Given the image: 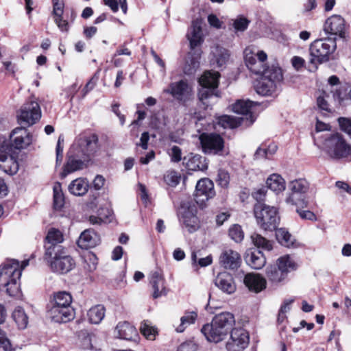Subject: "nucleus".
<instances>
[{"label":"nucleus","mask_w":351,"mask_h":351,"mask_svg":"<svg viewBox=\"0 0 351 351\" xmlns=\"http://www.w3.org/2000/svg\"><path fill=\"white\" fill-rule=\"evenodd\" d=\"M60 20H58V17L54 18V21H55L56 24L57 25L58 28L62 32H67L69 29V25L68 21L66 20H64L62 16L61 17H60Z\"/></svg>","instance_id":"680f3d73"},{"label":"nucleus","mask_w":351,"mask_h":351,"mask_svg":"<svg viewBox=\"0 0 351 351\" xmlns=\"http://www.w3.org/2000/svg\"><path fill=\"white\" fill-rule=\"evenodd\" d=\"M53 3V14L54 18L58 17V20L64 13V4L62 1L60 0H52Z\"/></svg>","instance_id":"3c124183"},{"label":"nucleus","mask_w":351,"mask_h":351,"mask_svg":"<svg viewBox=\"0 0 351 351\" xmlns=\"http://www.w3.org/2000/svg\"><path fill=\"white\" fill-rule=\"evenodd\" d=\"M324 30L335 39L337 37L343 38L346 34L345 20L340 15H332L326 21Z\"/></svg>","instance_id":"f3484780"},{"label":"nucleus","mask_w":351,"mask_h":351,"mask_svg":"<svg viewBox=\"0 0 351 351\" xmlns=\"http://www.w3.org/2000/svg\"><path fill=\"white\" fill-rule=\"evenodd\" d=\"M228 234L236 243H240L244 238V232L239 224H234L229 228Z\"/></svg>","instance_id":"49530a36"},{"label":"nucleus","mask_w":351,"mask_h":351,"mask_svg":"<svg viewBox=\"0 0 351 351\" xmlns=\"http://www.w3.org/2000/svg\"><path fill=\"white\" fill-rule=\"evenodd\" d=\"M219 77V72L207 71L199 79L202 87L199 90L198 97L204 109H208L213 100L219 97L217 90Z\"/></svg>","instance_id":"7ed1b4c3"},{"label":"nucleus","mask_w":351,"mask_h":351,"mask_svg":"<svg viewBox=\"0 0 351 351\" xmlns=\"http://www.w3.org/2000/svg\"><path fill=\"white\" fill-rule=\"evenodd\" d=\"M201 332L208 341L218 343L223 340L228 334L218 328L213 323L203 326Z\"/></svg>","instance_id":"cd10ccee"},{"label":"nucleus","mask_w":351,"mask_h":351,"mask_svg":"<svg viewBox=\"0 0 351 351\" xmlns=\"http://www.w3.org/2000/svg\"><path fill=\"white\" fill-rule=\"evenodd\" d=\"M211 323L218 328L228 334L232 330L233 325L235 324L234 316L229 312H223L216 315Z\"/></svg>","instance_id":"4be33fe9"},{"label":"nucleus","mask_w":351,"mask_h":351,"mask_svg":"<svg viewBox=\"0 0 351 351\" xmlns=\"http://www.w3.org/2000/svg\"><path fill=\"white\" fill-rule=\"evenodd\" d=\"M254 214L261 229L266 231L276 230L280 222V217L276 207L263 203H256L254 206Z\"/></svg>","instance_id":"0eeeda50"},{"label":"nucleus","mask_w":351,"mask_h":351,"mask_svg":"<svg viewBox=\"0 0 351 351\" xmlns=\"http://www.w3.org/2000/svg\"><path fill=\"white\" fill-rule=\"evenodd\" d=\"M245 261L254 269H261L266 263L265 257L259 250L247 251L245 256Z\"/></svg>","instance_id":"c85d7f7f"},{"label":"nucleus","mask_w":351,"mask_h":351,"mask_svg":"<svg viewBox=\"0 0 351 351\" xmlns=\"http://www.w3.org/2000/svg\"><path fill=\"white\" fill-rule=\"evenodd\" d=\"M295 268L294 262L288 255L280 257L277 264L267 268V277L273 283H279L284 280L287 274Z\"/></svg>","instance_id":"9d476101"},{"label":"nucleus","mask_w":351,"mask_h":351,"mask_svg":"<svg viewBox=\"0 0 351 351\" xmlns=\"http://www.w3.org/2000/svg\"><path fill=\"white\" fill-rule=\"evenodd\" d=\"M306 198V194L290 192L288 197L286 198V202L294 205L298 208H304L307 206Z\"/></svg>","instance_id":"a19ab883"},{"label":"nucleus","mask_w":351,"mask_h":351,"mask_svg":"<svg viewBox=\"0 0 351 351\" xmlns=\"http://www.w3.org/2000/svg\"><path fill=\"white\" fill-rule=\"evenodd\" d=\"M208 21L211 26L215 28L219 29L221 27V22L217 18V16L213 14L208 15Z\"/></svg>","instance_id":"69168bd1"},{"label":"nucleus","mask_w":351,"mask_h":351,"mask_svg":"<svg viewBox=\"0 0 351 351\" xmlns=\"http://www.w3.org/2000/svg\"><path fill=\"white\" fill-rule=\"evenodd\" d=\"M169 155L172 162H178L182 160L181 149L176 145H174L171 148Z\"/></svg>","instance_id":"864d4df0"},{"label":"nucleus","mask_w":351,"mask_h":351,"mask_svg":"<svg viewBox=\"0 0 351 351\" xmlns=\"http://www.w3.org/2000/svg\"><path fill=\"white\" fill-rule=\"evenodd\" d=\"M41 117L40 105L36 101H29L23 104L21 108L20 114L18 115V121L25 127L35 124Z\"/></svg>","instance_id":"f8f14e48"},{"label":"nucleus","mask_w":351,"mask_h":351,"mask_svg":"<svg viewBox=\"0 0 351 351\" xmlns=\"http://www.w3.org/2000/svg\"><path fill=\"white\" fill-rule=\"evenodd\" d=\"M337 47L335 38H327L314 40L309 47V63L316 66L329 60L330 56Z\"/></svg>","instance_id":"39448f33"},{"label":"nucleus","mask_w":351,"mask_h":351,"mask_svg":"<svg viewBox=\"0 0 351 351\" xmlns=\"http://www.w3.org/2000/svg\"><path fill=\"white\" fill-rule=\"evenodd\" d=\"M116 330L119 337L128 341L135 340L138 337V332L136 328L128 322H119Z\"/></svg>","instance_id":"2f4dec72"},{"label":"nucleus","mask_w":351,"mask_h":351,"mask_svg":"<svg viewBox=\"0 0 351 351\" xmlns=\"http://www.w3.org/2000/svg\"><path fill=\"white\" fill-rule=\"evenodd\" d=\"M216 181L220 186L222 188H226L230 182V176L228 171L223 169H219Z\"/></svg>","instance_id":"8fccbe9b"},{"label":"nucleus","mask_w":351,"mask_h":351,"mask_svg":"<svg viewBox=\"0 0 351 351\" xmlns=\"http://www.w3.org/2000/svg\"><path fill=\"white\" fill-rule=\"evenodd\" d=\"M140 330L142 335L149 339H154L157 332L156 328L152 326L149 321H143L141 323Z\"/></svg>","instance_id":"de8ad7c7"},{"label":"nucleus","mask_w":351,"mask_h":351,"mask_svg":"<svg viewBox=\"0 0 351 351\" xmlns=\"http://www.w3.org/2000/svg\"><path fill=\"white\" fill-rule=\"evenodd\" d=\"M63 241L62 233L58 229L51 228L49 230L45 238V252H49V247H63L60 243Z\"/></svg>","instance_id":"473e14b6"},{"label":"nucleus","mask_w":351,"mask_h":351,"mask_svg":"<svg viewBox=\"0 0 351 351\" xmlns=\"http://www.w3.org/2000/svg\"><path fill=\"white\" fill-rule=\"evenodd\" d=\"M250 21L243 16H239L233 21L232 25L236 32H244L248 27Z\"/></svg>","instance_id":"09e8293b"},{"label":"nucleus","mask_w":351,"mask_h":351,"mask_svg":"<svg viewBox=\"0 0 351 351\" xmlns=\"http://www.w3.org/2000/svg\"><path fill=\"white\" fill-rule=\"evenodd\" d=\"M19 163L16 159L10 155L4 147L0 148V169L8 175H14L19 171Z\"/></svg>","instance_id":"aec40b11"},{"label":"nucleus","mask_w":351,"mask_h":351,"mask_svg":"<svg viewBox=\"0 0 351 351\" xmlns=\"http://www.w3.org/2000/svg\"><path fill=\"white\" fill-rule=\"evenodd\" d=\"M245 285L250 291L259 293L266 288V280L260 274H247L243 279Z\"/></svg>","instance_id":"b1692460"},{"label":"nucleus","mask_w":351,"mask_h":351,"mask_svg":"<svg viewBox=\"0 0 351 351\" xmlns=\"http://www.w3.org/2000/svg\"><path fill=\"white\" fill-rule=\"evenodd\" d=\"M165 280L163 276L158 271H154L150 276V284L152 287V297L154 299L165 296L167 294L168 289L165 287Z\"/></svg>","instance_id":"5701e85b"},{"label":"nucleus","mask_w":351,"mask_h":351,"mask_svg":"<svg viewBox=\"0 0 351 351\" xmlns=\"http://www.w3.org/2000/svg\"><path fill=\"white\" fill-rule=\"evenodd\" d=\"M291 63L295 69L299 70L304 66L305 60L301 57L294 56L291 60Z\"/></svg>","instance_id":"774afa93"},{"label":"nucleus","mask_w":351,"mask_h":351,"mask_svg":"<svg viewBox=\"0 0 351 351\" xmlns=\"http://www.w3.org/2000/svg\"><path fill=\"white\" fill-rule=\"evenodd\" d=\"M11 145L16 149L27 148L32 142V135L26 129L21 126L12 130L10 136Z\"/></svg>","instance_id":"a211bd4d"},{"label":"nucleus","mask_w":351,"mask_h":351,"mask_svg":"<svg viewBox=\"0 0 351 351\" xmlns=\"http://www.w3.org/2000/svg\"><path fill=\"white\" fill-rule=\"evenodd\" d=\"M21 271L17 262L4 263L0 267V287L6 288V293L10 296H14L19 292Z\"/></svg>","instance_id":"6e6552de"},{"label":"nucleus","mask_w":351,"mask_h":351,"mask_svg":"<svg viewBox=\"0 0 351 351\" xmlns=\"http://www.w3.org/2000/svg\"><path fill=\"white\" fill-rule=\"evenodd\" d=\"M12 318L19 329H24L27 327L28 317L21 307L18 306L14 309L12 313Z\"/></svg>","instance_id":"79ce46f5"},{"label":"nucleus","mask_w":351,"mask_h":351,"mask_svg":"<svg viewBox=\"0 0 351 351\" xmlns=\"http://www.w3.org/2000/svg\"><path fill=\"white\" fill-rule=\"evenodd\" d=\"M323 149L332 159L351 160V146L340 134L326 136L323 142Z\"/></svg>","instance_id":"423d86ee"},{"label":"nucleus","mask_w":351,"mask_h":351,"mask_svg":"<svg viewBox=\"0 0 351 351\" xmlns=\"http://www.w3.org/2000/svg\"><path fill=\"white\" fill-rule=\"evenodd\" d=\"M278 147L274 143H270L267 147L261 145L260 147L257 149L254 154L255 159L260 158H270L271 156H273L276 152L277 151Z\"/></svg>","instance_id":"ea45409f"},{"label":"nucleus","mask_w":351,"mask_h":351,"mask_svg":"<svg viewBox=\"0 0 351 351\" xmlns=\"http://www.w3.org/2000/svg\"><path fill=\"white\" fill-rule=\"evenodd\" d=\"M45 256L53 272L66 274L75 265V261L67 254L64 247H49V252L45 253Z\"/></svg>","instance_id":"20e7f679"},{"label":"nucleus","mask_w":351,"mask_h":351,"mask_svg":"<svg viewBox=\"0 0 351 351\" xmlns=\"http://www.w3.org/2000/svg\"><path fill=\"white\" fill-rule=\"evenodd\" d=\"M215 195L214 184L210 179L204 178L197 182L195 193V201L197 204L202 206Z\"/></svg>","instance_id":"dca6fc26"},{"label":"nucleus","mask_w":351,"mask_h":351,"mask_svg":"<svg viewBox=\"0 0 351 351\" xmlns=\"http://www.w3.org/2000/svg\"><path fill=\"white\" fill-rule=\"evenodd\" d=\"M276 237L278 241L283 246L288 248H295L298 243L293 235L285 228H279L276 231Z\"/></svg>","instance_id":"72a5a7b5"},{"label":"nucleus","mask_w":351,"mask_h":351,"mask_svg":"<svg viewBox=\"0 0 351 351\" xmlns=\"http://www.w3.org/2000/svg\"><path fill=\"white\" fill-rule=\"evenodd\" d=\"M251 239L253 244L259 249L271 251L273 248L272 243L259 234L253 233Z\"/></svg>","instance_id":"37998d69"},{"label":"nucleus","mask_w":351,"mask_h":351,"mask_svg":"<svg viewBox=\"0 0 351 351\" xmlns=\"http://www.w3.org/2000/svg\"><path fill=\"white\" fill-rule=\"evenodd\" d=\"M186 37L189 40L190 47L195 49L204 42V36L202 29V20L197 19L193 21L191 26L188 30Z\"/></svg>","instance_id":"6ab92c4d"},{"label":"nucleus","mask_w":351,"mask_h":351,"mask_svg":"<svg viewBox=\"0 0 351 351\" xmlns=\"http://www.w3.org/2000/svg\"><path fill=\"white\" fill-rule=\"evenodd\" d=\"M338 121L341 130L348 134H351V119L340 117L339 118Z\"/></svg>","instance_id":"5fc2aeb1"},{"label":"nucleus","mask_w":351,"mask_h":351,"mask_svg":"<svg viewBox=\"0 0 351 351\" xmlns=\"http://www.w3.org/2000/svg\"><path fill=\"white\" fill-rule=\"evenodd\" d=\"M211 62L217 67H222L226 64L230 58V53L228 49L218 45L212 47Z\"/></svg>","instance_id":"c756f323"},{"label":"nucleus","mask_w":351,"mask_h":351,"mask_svg":"<svg viewBox=\"0 0 351 351\" xmlns=\"http://www.w3.org/2000/svg\"><path fill=\"white\" fill-rule=\"evenodd\" d=\"M219 261L223 267L232 270L239 267L241 263L240 254L230 249L226 250L221 253Z\"/></svg>","instance_id":"412c9836"},{"label":"nucleus","mask_w":351,"mask_h":351,"mask_svg":"<svg viewBox=\"0 0 351 351\" xmlns=\"http://www.w3.org/2000/svg\"><path fill=\"white\" fill-rule=\"evenodd\" d=\"M164 180L168 185L175 186L179 183L180 178L175 172H171L165 175Z\"/></svg>","instance_id":"6e6d98bb"},{"label":"nucleus","mask_w":351,"mask_h":351,"mask_svg":"<svg viewBox=\"0 0 351 351\" xmlns=\"http://www.w3.org/2000/svg\"><path fill=\"white\" fill-rule=\"evenodd\" d=\"M88 190V185L86 182L81 178H77L69 185V192L76 196L84 195Z\"/></svg>","instance_id":"4c0bfd02"},{"label":"nucleus","mask_w":351,"mask_h":351,"mask_svg":"<svg viewBox=\"0 0 351 351\" xmlns=\"http://www.w3.org/2000/svg\"><path fill=\"white\" fill-rule=\"evenodd\" d=\"M80 337H82V346L84 349H92L91 343L92 336L86 332L82 331Z\"/></svg>","instance_id":"13d9d810"},{"label":"nucleus","mask_w":351,"mask_h":351,"mask_svg":"<svg viewBox=\"0 0 351 351\" xmlns=\"http://www.w3.org/2000/svg\"><path fill=\"white\" fill-rule=\"evenodd\" d=\"M267 55L263 51H258L255 55L246 56L245 62L251 72L256 75H264L265 72L271 69H280L275 64L267 65L265 63Z\"/></svg>","instance_id":"ddd939ff"},{"label":"nucleus","mask_w":351,"mask_h":351,"mask_svg":"<svg viewBox=\"0 0 351 351\" xmlns=\"http://www.w3.org/2000/svg\"><path fill=\"white\" fill-rule=\"evenodd\" d=\"M164 92L171 95L176 100L183 105L190 101L193 96L191 87L184 80L171 83L169 88L164 90Z\"/></svg>","instance_id":"4468645a"},{"label":"nucleus","mask_w":351,"mask_h":351,"mask_svg":"<svg viewBox=\"0 0 351 351\" xmlns=\"http://www.w3.org/2000/svg\"><path fill=\"white\" fill-rule=\"evenodd\" d=\"M215 284L223 292L228 294H231L236 290L232 276L226 271L221 272L217 276Z\"/></svg>","instance_id":"393cba45"},{"label":"nucleus","mask_w":351,"mask_h":351,"mask_svg":"<svg viewBox=\"0 0 351 351\" xmlns=\"http://www.w3.org/2000/svg\"><path fill=\"white\" fill-rule=\"evenodd\" d=\"M100 239L99 235L91 229L82 232L77 240V245L82 249H88L99 244Z\"/></svg>","instance_id":"a878e982"},{"label":"nucleus","mask_w":351,"mask_h":351,"mask_svg":"<svg viewBox=\"0 0 351 351\" xmlns=\"http://www.w3.org/2000/svg\"><path fill=\"white\" fill-rule=\"evenodd\" d=\"M64 204L62 193L53 195V206L56 209H60Z\"/></svg>","instance_id":"338daca9"},{"label":"nucleus","mask_w":351,"mask_h":351,"mask_svg":"<svg viewBox=\"0 0 351 351\" xmlns=\"http://www.w3.org/2000/svg\"><path fill=\"white\" fill-rule=\"evenodd\" d=\"M249 343V335L243 328H234L230 332V338L226 343L228 351H243Z\"/></svg>","instance_id":"2eb2a0df"},{"label":"nucleus","mask_w":351,"mask_h":351,"mask_svg":"<svg viewBox=\"0 0 351 351\" xmlns=\"http://www.w3.org/2000/svg\"><path fill=\"white\" fill-rule=\"evenodd\" d=\"M202 151L208 155H222L224 148L223 138L215 133H202L199 136Z\"/></svg>","instance_id":"9b49d317"},{"label":"nucleus","mask_w":351,"mask_h":351,"mask_svg":"<svg viewBox=\"0 0 351 351\" xmlns=\"http://www.w3.org/2000/svg\"><path fill=\"white\" fill-rule=\"evenodd\" d=\"M334 97L337 99L340 104H342L346 99H350L351 100V88L348 95L346 93L345 88L343 93L342 92L341 88L337 90L334 93Z\"/></svg>","instance_id":"bf43d9fd"},{"label":"nucleus","mask_w":351,"mask_h":351,"mask_svg":"<svg viewBox=\"0 0 351 351\" xmlns=\"http://www.w3.org/2000/svg\"><path fill=\"white\" fill-rule=\"evenodd\" d=\"M197 345L193 341H186L180 345L177 351H197Z\"/></svg>","instance_id":"4d7b16f0"},{"label":"nucleus","mask_w":351,"mask_h":351,"mask_svg":"<svg viewBox=\"0 0 351 351\" xmlns=\"http://www.w3.org/2000/svg\"><path fill=\"white\" fill-rule=\"evenodd\" d=\"M283 79L281 69H271L265 72L255 85V90L258 95L271 96L276 94Z\"/></svg>","instance_id":"1a4fd4ad"},{"label":"nucleus","mask_w":351,"mask_h":351,"mask_svg":"<svg viewBox=\"0 0 351 351\" xmlns=\"http://www.w3.org/2000/svg\"><path fill=\"white\" fill-rule=\"evenodd\" d=\"M197 314L195 311L186 312L180 318V324L176 328L178 332H182L191 324L195 323L197 319Z\"/></svg>","instance_id":"58836bf2"},{"label":"nucleus","mask_w":351,"mask_h":351,"mask_svg":"<svg viewBox=\"0 0 351 351\" xmlns=\"http://www.w3.org/2000/svg\"><path fill=\"white\" fill-rule=\"evenodd\" d=\"M106 308L101 304H97L91 307L88 313V318L91 324H99L105 317Z\"/></svg>","instance_id":"f704fd0d"},{"label":"nucleus","mask_w":351,"mask_h":351,"mask_svg":"<svg viewBox=\"0 0 351 351\" xmlns=\"http://www.w3.org/2000/svg\"><path fill=\"white\" fill-rule=\"evenodd\" d=\"M255 104L250 100H238L232 106V110L237 114H243L246 116V119H250V123L252 124L254 121V117L252 113V108Z\"/></svg>","instance_id":"7c9ffc66"},{"label":"nucleus","mask_w":351,"mask_h":351,"mask_svg":"<svg viewBox=\"0 0 351 351\" xmlns=\"http://www.w3.org/2000/svg\"><path fill=\"white\" fill-rule=\"evenodd\" d=\"M267 185L271 191L278 193L285 189V181L278 174H272L267 180Z\"/></svg>","instance_id":"e433bc0d"},{"label":"nucleus","mask_w":351,"mask_h":351,"mask_svg":"<svg viewBox=\"0 0 351 351\" xmlns=\"http://www.w3.org/2000/svg\"><path fill=\"white\" fill-rule=\"evenodd\" d=\"M205 159L199 155H195L191 158L186 165L189 170L191 171H204L207 168V165L204 163Z\"/></svg>","instance_id":"c03bdc74"},{"label":"nucleus","mask_w":351,"mask_h":351,"mask_svg":"<svg viewBox=\"0 0 351 351\" xmlns=\"http://www.w3.org/2000/svg\"><path fill=\"white\" fill-rule=\"evenodd\" d=\"M97 143L98 137L96 134H80L77 136L67 152V162L62 173V177L82 169L85 162H88L90 156L96 152Z\"/></svg>","instance_id":"f257e3e1"},{"label":"nucleus","mask_w":351,"mask_h":351,"mask_svg":"<svg viewBox=\"0 0 351 351\" xmlns=\"http://www.w3.org/2000/svg\"><path fill=\"white\" fill-rule=\"evenodd\" d=\"M149 140V134L147 132H144L141 136L140 142L136 143L137 146H140L142 149L146 150L148 147V141Z\"/></svg>","instance_id":"e2e57ef3"},{"label":"nucleus","mask_w":351,"mask_h":351,"mask_svg":"<svg viewBox=\"0 0 351 351\" xmlns=\"http://www.w3.org/2000/svg\"><path fill=\"white\" fill-rule=\"evenodd\" d=\"M297 212L300 216V217L303 219H308L311 221L315 220L316 217L315 214L310 210H300L298 208L297 209Z\"/></svg>","instance_id":"0e129e2a"},{"label":"nucleus","mask_w":351,"mask_h":351,"mask_svg":"<svg viewBox=\"0 0 351 351\" xmlns=\"http://www.w3.org/2000/svg\"><path fill=\"white\" fill-rule=\"evenodd\" d=\"M72 297L66 291L55 293L47 306V317L56 323H66L75 317Z\"/></svg>","instance_id":"f03ea898"},{"label":"nucleus","mask_w":351,"mask_h":351,"mask_svg":"<svg viewBox=\"0 0 351 351\" xmlns=\"http://www.w3.org/2000/svg\"><path fill=\"white\" fill-rule=\"evenodd\" d=\"M199 63L197 61L195 60L194 59L191 60V64H186L184 68V72L186 75H191L193 74L196 69L198 67Z\"/></svg>","instance_id":"052dcab7"},{"label":"nucleus","mask_w":351,"mask_h":351,"mask_svg":"<svg viewBox=\"0 0 351 351\" xmlns=\"http://www.w3.org/2000/svg\"><path fill=\"white\" fill-rule=\"evenodd\" d=\"M289 189L291 193H298L306 194L308 186L306 182L304 180H295L291 181L289 184Z\"/></svg>","instance_id":"a18cd8bd"},{"label":"nucleus","mask_w":351,"mask_h":351,"mask_svg":"<svg viewBox=\"0 0 351 351\" xmlns=\"http://www.w3.org/2000/svg\"><path fill=\"white\" fill-rule=\"evenodd\" d=\"M243 118L229 115H222L217 118V123L224 129H233L241 125Z\"/></svg>","instance_id":"c9c22d12"},{"label":"nucleus","mask_w":351,"mask_h":351,"mask_svg":"<svg viewBox=\"0 0 351 351\" xmlns=\"http://www.w3.org/2000/svg\"><path fill=\"white\" fill-rule=\"evenodd\" d=\"M196 207L189 206L182 213V222L189 232H193L199 228V220L196 216Z\"/></svg>","instance_id":"bb28decb"},{"label":"nucleus","mask_w":351,"mask_h":351,"mask_svg":"<svg viewBox=\"0 0 351 351\" xmlns=\"http://www.w3.org/2000/svg\"><path fill=\"white\" fill-rule=\"evenodd\" d=\"M0 347L5 351H13L10 340L5 332L0 328Z\"/></svg>","instance_id":"603ef678"}]
</instances>
